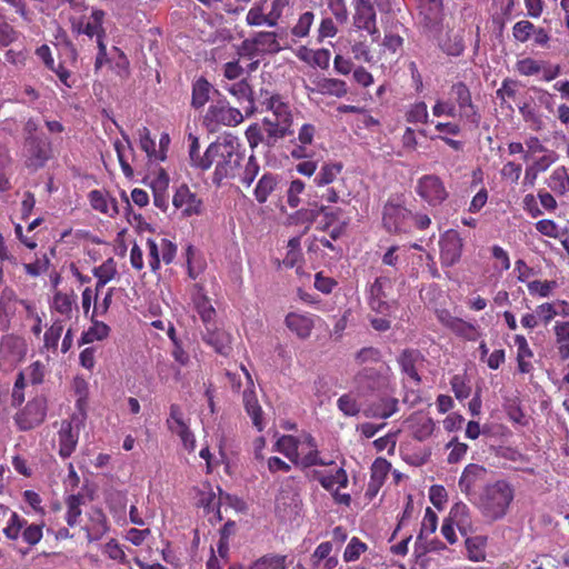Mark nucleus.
Masks as SVG:
<instances>
[{
  "label": "nucleus",
  "instance_id": "nucleus-1",
  "mask_svg": "<svg viewBox=\"0 0 569 569\" xmlns=\"http://www.w3.org/2000/svg\"><path fill=\"white\" fill-rule=\"evenodd\" d=\"M515 497V486L506 479H498L482 486L470 502L486 520L496 522L508 515Z\"/></svg>",
  "mask_w": 569,
  "mask_h": 569
},
{
  "label": "nucleus",
  "instance_id": "nucleus-2",
  "mask_svg": "<svg viewBox=\"0 0 569 569\" xmlns=\"http://www.w3.org/2000/svg\"><path fill=\"white\" fill-rule=\"evenodd\" d=\"M210 168L214 166L212 183L220 187L224 180L236 177L242 154L237 150L232 140L214 141L208 146Z\"/></svg>",
  "mask_w": 569,
  "mask_h": 569
},
{
  "label": "nucleus",
  "instance_id": "nucleus-3",
  "mask_svg": "<svg viewBox=\"0 0 569 569\" xmlns=\"http://www.w3.org/2000/svg\"><path fill=\"white\" fill-rule=\"evenodd\" d=\"M2 519H7V526L3 528L4 536L10 540H17L19 537L29 546L37 545L43 533L42 525L28 523V521L10 509H1Z\"/></svg>",
  "mask_w": 569,
  "mask_h": 569
},
{
  "label": "nucleus",
  "instance_id": "nucleus-4",
  "mask_svg": "<svg viewBox=\"0 0 569 569\" xmlns=\"http://www.w3.org/2000/svg\"><path fill=\"white\" fill-rule=\"evenodd\" d=\"M450 96L456 104L459 118L465 123L471 124L473 128H478L481 121V114L479 108L473 103L471 91L468 86L458 81L450 88Z\"/></svg>",
  "mask_w": 569,
  "mask_h": 569
},
{
  "label": "nucleus",
  "instance_id": "nucleus-5",
  "mask_svg": "<svg viewBox=\"0 0 569 569\" xmlns=\"http://www.w3.org/2000/svg\"><path fill=\"white\" fill-rule=\"evenodd\" d=\"M47 416V399L37 396L14 415V423L21 431H29L40 426Z\"/></svg>",
  "mask_w": 569,
  "mask_h": 569
},
{
  "label": "nucleus",
  "instance_id": "nucleus-6",
  "mask_svg": "<svg viewBox=\"0 0 569 569\" xmlns=\"http://www.w3.org/2000/svg\"><path fill=\"white\" fill-rule=\"evenodd\" d=\"M416 193L431 207L442 204L449 197L443 181L436 174H425L417 180Z\"/></svg>",
  "mask_w": 569,
  "mask_h": 569
},
{
  "label": "nucleus",
  "instance_id": "nucleus-7",
  "mask_svg": "<svg viewBox=\"0 0 569 569\" xmlns=\"http://www.w3.org/2000/svg\"><path fill=\"white\" fill-rule=\"evenodd\" d=\"M413 213L406 207L387 202L383 208L382 223L390 233H407L412 226Z\"/></svg>",
  "mask_w": 569,
  "mask_h": 569
},
{
  "label": "nucleus",
  "instance_id": "nucleus-8",
  "mask_svg": "<svg viewBox=\"0 0 569 569\" xmlns=\"http://www.w3.org/2000/svg\"><path fill=\"white\" fill-rule=\"evenodd\" d=\"M146 248L149 268L154 273L160 269L161 261L170 264L177 253V246L167 238H161L159 241L148 238Z\"/></svg>",
  "mask_w": 569,
  "mask_h": 569
},
{
  "label": "nucleus",
  "instance_id": "nucleus-9",
  "mask_svg": "<svg viewBox=\"0 0 569 569\" xmlns=\"http://www.w3.org/2000/svg\"><path fill=\"white\" fill-rule=\"evenodd\" d=\"M243 121V116L239 109L229 107L223 101L211 104L204 116V123L210 131H214L219 126H237Z\"/></svg>",
  "mask_w": 569,
  "mask_h": 569
},
{
  "label": "nucleus",
  "instance_id": "nucleus-10",
  "mask_svg": "<svg viewBox=\"0 0 569 569\" xmlns=\"http://www.w3.org/2000/svg\"><path fill=\"white\" fill-rule=\"evenodd\" d=\"M392 289V282L388 277H378L369 288L368 305L371 310L381 315H389L395 300L390 299L389 291Z\"/></svg>",
  "mask_w": 569,
  "mask_h": 569
},
{
  "label": "nucleus",
  "instance_id": "nucleus-11",
  "mask_svg": "<svg viewBox=\"0 0 569 569\" xmlns=\"http://www.w3.org/2000/svg\"><path fill=\"white\" fill-rule=\"evenodd\" d=\"M353 26L357 30H363L372 37V41L380 38L377 27V13L370 0H353Z\"/></svg>",
  "mask_w": 569,
  "mask_h": 569
},
{
  "label": "nucleus",
  "instance_id": "nucleus-12",
  "mask_svg": "<svg viewBox=\"0 0 569 569\" xmlns=\"http://www.w3.org/2000/svg\"><path fill=\"white\" fill-rule=\"evenodd\" d=\"M172 204L183 217L199 216L203 210L202 199L186 183L179 186L172 197Z\"/></svg>",
  "mask_w": 569,
  "mask_h": 569
},
{
  "label": "nucleus",
  "instance_id": "nucleus-13",
  "mask_svg": "<svg viewBox=\"0 0 569 569\" xmlns=\"http://www.w3.org/2000/svg\"><path fill=\"white\" fill-rule=\"evenodd\" d=\"M439 246L442 267H452L460 260L463 243L456 230L446 231L440 238Z\"/></svg>",
  "mask_w": 569,
  "mask_h": 569
},
{
  "label": "nucleus",
  "instance_id": "nucleus-14",
  "mask_svg": "<svg viewBox=\"0 0 569 569\" xmlns=\"http://www.w3.org/2000/svg\"><path fill=\"white\" fill-rule=\"evenodd\" d=\"M261 104L267 111H271V116L266 117L272 121L280 122L284 126H292V112L290 106L284 102L279 94H269L268 91L260 92Z\"/></svg>",
  "mask_w": 569,
  "mask_h": 569
},
{
  "label": "nucleus",
  "instance_id": "nucleus-15",
  "mask_svg": "<svg viewBox=\"0 0 569 569\" xmlns=\"http://www.w3.org/2000/svg\"><path fill=\"white\" fill-rule=\"evenodd\" d=\"M27 147L26 166L34 171L43 168L51 158L50 142L39 137H29L27 138Z\"/></svg>",
  "mask_w": 569,
  "mask_h": 569
},
{
  "label": "nucleus",
  "instance_id": "nucleus-16",
  "mask_svg": "<svg viewBox=\"0 0 569 569\" xmlns=\"http://www.w3.org/2000/svg\"><path fill=\"white\" fill-rule=\"evenodd\" d=\"M74 418L71 420H62L61 428L58 431L59 456L63 459L69 458L76 450L79 441V432L81 422L76 425Z\"/></svg>",
  "mask_w": 569,
  "mask_h": 569
},
{
  "label": "nucleus",
  "instance_id": "nucleus-17",
  "mask_svg": "<svg viewBox=\"0 0 569 569\" xmlns=\"http://www.w3.org/2000/svg\"><path fill=\"white\" fill-rule=\"evenodd\" d=\"M487 473V468L477 463H469L465 467L458 485L461 492L465 493L469 500L478 493L476 492V488L485 481Z\"/></svg>",
  "mask_w": 569,
  "mask_h": 569
},
{
  "label": "nucleus",
  "instance_id": "nucleus-18",
  "mask_svg": "<svg viewBox=\"0 0 569 569\" xmlns=\"http://www.w3.org/2000/svg\"><path fill=\"white\" fill-rule=\"evenodd\" d=\"M242 48L247 50L250 56L254 54L257 51L278 53L281 50L277 33L273 31L257 32L252 39H246L242 42Z\"/></svg>",
  "mask_w": 569,
  "mask_h": 569
},
{
  "label": "nucleus",
  "instance_id": "nucleus-19",
  "mask_svg": "<svg viewBox=\"0 0 569 569\" xmlns=\"http://www.w3.org/2000/svg\"><path fill=\"white\" fill-rule=\"evenodd\" d=\"M316 318L318 317L308 312H289L284 318V325L299 339L306 340L311 336Z\"/></svg>",
  "mask_w": 569,
  "mask_h": 569
},
{
  "label": "nucleus",
  "instance_id": "nucleus-20",
  "mask_svg": "<svg viewBox=\"0 0 569 569\" xmlns=\"http://www.w3.org/2000/svg\"><path fill=\"white\" fill-rule=\"evenodd\" d=\"M357 390L361 395L386 386V377L376 368L365 367L355 376Z\"/></svg>",
  "mask_w": 569,
  "mask_h": 569
},
{
  "label": "nucleus",
  "instance_id": "nucleus-21",
  "mask_svg": "<svg viewBox=\"0 0 569 569\" xmlns=\"http://www.w3.org/2000/svg\"><path fill=\"white\" fill-rule=\"evenodd\" d=\"M89 542L99 541L109 531L106 513L100 508H92L88 513V523L83 528Z\"/></svg>",
  "mask_w": 569,
  "mask_h": 569
},
{
  "label": "nucleus",
  "instance_id": "nucleus-22",
  "mask_svg": "<svg viewBox=\"0 0 569 569\" xmlns=\"http://www.w3.org/2000/svg\"><path fill=\"white\" fill-rule=\"evenodd\" d=\"M313 84L315 88H312L311 91L321 96L341 99L349 92L347 82L338 78H329L325 76L318 77L313 80Z\"/></svg>",
  "mask_w": 569,
  "mask_h": 569
},
{
  "label": "nucleus",
  "instance_id": "nucleus-23",
  "mask_svg": "<svg viewBox=\"0 0 569 569\" xmlns=\"http://www.w3.org/2000/svg\"><path fill=\"white\" fill-rule=\"evenodd\" d=\"M18 303L22 305L28 313H33L34 307L28 300L19 299L12 288L4 287L0 293V317L10 321L16 315Z\"/></svg>",
  "mask_w": 569,
  "mask_h": 569
},
{
  "label": "nucleus",
  "instance_id": "nucleus-24",
  "mask_svg": "<svg viewBox=\"0 0 569 569\" xmlns=\"http://www.w3.org/2000/svg\"><path fill=\"white\" fill-rule=\"evenodd\" d=\"M333 545L331 541H323L317 546L310 556V563L313 569H336L339 565L337 555H332Z\"/></svg>",
  "mask_w": 569,
  "mask_h": 569
},
{
  "label": "nucleus",
  "instance_id": "nucleus-25",
  "mask_svg": "<svg viewBox=\"0 0 569 569\" xmlns=\"http://www.w3.org/2000/svg\"><path fill=\"white\" fill-rule=\"evenodd\" d=\"M299 493L297 488V480L295 477H287L281 482L280 491L276 497V508L278 510L290 508L291 510L298 507Z\"/></svg>",
  "mask_w": 569,
  "mask_h": 569
},
{
  "label": "nucleus",
  "instance_id": "nucleus-26",
  "mask_svg": "<svg viewBox=\"0 0 569 569\" xmlns=\"http://www.w3.org/2000/svg\"><path fill=\"white\" fill-rule=\"evenodd\" d=\"M203 341L211 346L217 353L229 356L232 351L231 336L221 329H212L207 326L206 331L202 333Z\"/></svg>",
  "mask_w": 569,
  "mask_h": 569
},
{
  "label": "nucleus",
  "instance_id": "nucleus-27",
  "mask_svg": "<svg viewBox=\"0 0 569 569\" xmlns=\"http://www.w3.org/2000/svg\"><path fill=\"white\" fill-rule=\"evenodd\" d=\"M311 478L317 480L321 487L328 491L338 488H347L349 483L347 471L343 467H338L333 473H326L321 470H312Z\"/></svg>",
  "mask_w": 569,
  "mask_h": 569
},
{
  "label": "nucleus",
  "instance_id": "nucleus-28",
  "mask_svg": "<svg viewBox=\"0 0 569 569\" xmlns=\"http://www.w3.org/2000/svg\"><path fill=\"white\" fill-rule=\"evenodd\" d=\"M421 360L422 356L420 351L416 349H405L398 358L401 371L417 385L421 382V378L416 365Z\"/></svg>",
  "mask_w": 569,
  "mask_h": 569
},
{
  "label": "nucleus",
  "instance_id": "nucleus-29",
  "mask_svg": "<svg viewBox=\"0 0 569 569\" xmlns=\"http://www.w3.org/2000/svg\"><path fill=\"white\" fill-rule=\"evenodd\" d=\"M515 345L517 347V365L518 370L521 373H529L532 371L533 366L531 359L533 358V351L530 348L526 337L523 335H516L513 337Z\"/></svg>",
  "mask_w": 569,
  "mask_h": 569
},
{
  "label": "nucleus",
  "instance_id": "nucleus-30",
  "mask_svg": "<svg viewBox=\"0 0 569 569\" xmlns=\"http://www.w3.org/2000/svg\"><path fill=\"white\" fill-rule=\"evenodd\" d=\"M446 327L458 337L468 341H476L480 337L479 328L461 318L448 316Z\"/></svg>",
  "mask_w": 569,
  "mask_h": 569
},
{
  "label": "nucleus",
  "instance_id": "nucleus-31",
  "mask_svg": "<svg viewBox=\"0 0 569 569\" xmlns=\"http://www.w3.org/2000/svg\"><path fill=\"white\" fill-rule=\"evenodd\" d=\"M280 179L271 172L263 173L258 180L253 194L259 203L267 202L268 198L279 189Z\"/></svg>",
  "mask_w": 569,
  "mask_h": 569
},
{
  "label": "nucleus",
  "instance_id": "nucleus-32",
  "mask_svg": "<svg viewBox=\"0 0 569 569\" xmlns=\"http://www.w3.org/2000/svg\"><path fill=\"white\" fill-rule=\"evenodd\" d=\"M89 201L91 207L104 214L114 217L119 213L118 202L114 198L108 197L100 190H92L89 192Z\"/></svg>",
  "mask_w": 569,
  "mask_h": 569
},
{
  "label": "nucleus",
  "instance_id": "nucleus-33",
  "mask_svg": "<svg viewBox=\"0 0 569 569\" xmlns=\"http://www.w3.org/2000/svg\"><path fill=\"white\" fill-rule=\"evenodd\" d=\"M84 496L81 492L69 495L64 499L66 515L64 520L69 527H76L80 522L82 513L81 507L84 505Z\"/></svg>",
  "mask_w": 569,
  "mask_h": 569
},
{
  "label": "nucleus",
  "instance_id": "nucleus-34",
  "mask_svg": "<svg viewBox=\"0 0 569 569\" xmlns=\"http://www.w3.org/2000/svg\"><path fill=\"white\" fill-rule=\"evenodd\" d=\"M104 11L101 9H93L90 16V20L84 22L83 34L89 38L96 37L97 44L99 41H104L107 36L106 29L103 28Z\"/></svg>",
  "mask_w": 569,
  "mask_h": 569
},
{
  "label": "nucleus",
  "instance_id": "nucleus-35",
  "mask_svg": "<svg viewBox=\"0 0 569 569\" xmlns=\"http://www.w3.org/2000/svg\"><path fill=\"white\" fill-rule=\"evenodd\" d=\"M243 405L247 413L250 416L253 426L262 431L264 428L262 409L258 402L257 395L253 390L248 389L243 391Z\"/></svg>",
  "mask_w": 569,
  "mask_h": 569
},
{
  "label": "nucleus",
  "instance_id": "nucleus-36",
  "mask_svg": "<svg viewBox=\"0 0 569 569\" xmlns=\"http://www.w3.org/2000/svg\"><path fill=\"white\" fill-rule=\"evenodd\" d=\"M213 90L212 84L204 78L200 77L192 83L191 106L194 109H201L210 99Z\"/></svg>",
  "mask_w": 569,
  "mask_h": 569
},
{
  "label": "nucleus",
  "instance_id": "nucleus-37",
  "mask_svg": "<svg viewBox=\"0 0 569 569\" xmlns=\"http://www.w3.org/2000/svg\"><path fill=\"white\" fill-rule=\"evenodd\" d=\"M448 519L456 525L462 536H466L467 530L471 528L470 509L463 502H458L452 506Z\"/></svg>",
  "mask_w": 569,
  "mask_h": 569
},
{
  "label": "nucleus",
  "instance_id": "nucleus-38",
  "mask_svg": "<svg viewBox=\"0 0 569 569\" xmlns=\"http://www.w3.org/2000/svg\"><path fill=\"white\" fill-rule=\"evenodd\" d=\"M188 140L189 144V159L191 167L207 171L210 169V162L208 157V148L206 149L203 154H200V143L199 138L192 133H189Z\"/></svg>",
  "mask_w": 569,
  "mask_h": 569
},
{
  "label": "nucleus",
  "instance_id": "nucleus-39",
  "mask_svg": "<svg viewBox=\"0 0 569 569\" xmlns=\"http://www.w3.org/2000/svg\"><path fill=\"white\" fill-rule=\"evenodd\" d=\"M169 187V177L162 170L157 180L152 183L153 190V204L161 209L163 212L167 211L169 207V196L167 193Z\"/></svg>",
  "mask_w": 569,
  "mask_h": 569
},
{
  "label": "nucleus",
  "instance_id": "nucleus-40",
  "mask_svg": "<svg viewBox=\"0 0 569 569\" xmlns=\"http://www.w3.org/2000/svg\"><path fill=\"white\" fill-rule=\"evenodd\" d=\"M110 327L91 316V326L82 332L79 345H89L94 341H102L109 337Z\"/></svg>",
  "mask_w": 569,
  "mask_h": 569
},
{
  "label": "nucleus",
  "instance_id": "nucleus-41",
  "mask_svg": "<svg viewBox=\"0 0 569 569\" xmlns=\"http://www.w3.org/2000/svg\"><path fill=\"white\" fill-rule=\"evenodd\" d=\"M343 166L341 162H329L325 163L318 174L315 178L317 187H327L329 184L338 183V177L340 176Z\"/></svg>",
  "mask_w": 569,
  "mask_h": 569
},
{
  "label": "nucleus",
  "instance_id": "nucleus-42",
  "mask_svg": "<svg viewBox=\"0 0 569 569\" xmlns=\"http://www.w3.org/2000/svg\"><path fill=\"white\" fill-rule=\"evenodd\" d=\"M262 123L266 131V144L268 147H272L279 139L292 134L290 126H284L267 118L263 119Z\"/></svg>",
  "mask_w": 569,
  "mask_h": 569
},
{
  "label": "nucleus",
  "instance_id": "nucleus-43",
  "mask_svg": "<svg viewBox=\"0 0 569 569\" xmlns=\"http://www.w3.org/2000/svg\"><path fill=\"white\" fill-rule=\"evenodd\" d=\"M139 144L151 161H163L166 151H157L156 141L151 138L150 130L147 127L139 129Z\"/></svg>",
  "mask_w": 569,
  "mask_h": 569
},
{
  "label": "nucleus",
  "instance_id": "nucleus-44",
  "mask_svg": "<svg viewBox=\"0 0 569 569\" xmlns=\"http://www.w3.org/2000/svg\"><path fill=\"white\" fill-rule=\"evenodd\" d=\"M340 212H341V210L338 208L330 209L327 206L320 204V206H317V208L315 210H311L310 214H311L312 219H316L317 217L322 216V220L319 222L317 229L327 231L331 227L337 226V222L339 221Z\"/></svg>",
  "mask_w": 569,
  "mask_h": 569
},
{
  "label": "nucleus",
  "instance_id": "nucleus-45",
  "mask_svg": "<svg viewBox=\"0 0 569 569\" xmlns=\"http://www.w3.org/2000/svg\"><path fill=\"white\" fill-rule=\"evenodd\" d=\"M548 187L557 194L563 196L569 189V174L566 167H557L547 180Z\"/></svg>",
  "mask_w": 569,
  "mask_h": 569
},
{
  "label": "nucleus",
  "instance_id": "nucleus-46",
  "mask_svg": "<svg viewBox=\"0 0 569 569\" xmlns=\"http://www.w3.org/2000/svg\"><path fill=\"white\" fill-rule=\"evenodd\" d=\"M398 410V400L395 398H382L378 403L370 406L367 416L387 419Z\"/></svg>",
  "mask_w": 569,
  "mask_h": 569
},
{
  "label": "nucleus",
  "instance_id": "nucleus-47",
  "mask_svg": "<svg viewBox=\"0 0 569 569\" xmlns=\"http://www.w3.org/2000/svg\"><path fill=\"white\" fill-rule=\"evenodd\" d=\"M287 556L268 553L253 561L248 569H286Z\"/></svg>",
  "mask_w": 569,
  "mask_h": 569
},
{
  "label": "nucleus",
  "instance_id": "nucleus-48",
  "mask_svg": "<svg viewBox=\"0 0 569 569\" xmlns=\"http://www.w3.org/2000/svg\"><path fill=\"white\" fill-rule=\"evenodd\" d=\"M74 306L76 299L73 297L62 292L54 293L52 309L63 317L62 320H70L72 318Z\"/></svg>",
  "mask_w": 569,
  "mask_h": 569
},
{
  "label": "nucleus",
  "instance_id": "nucleus-49",
  "mask_svg": "<svg viewBox=\"0 0 569 569\" xmlns=\"http://www.w3.org/2000/svg\"><path fill=\"white\" fill-rule=\"evenodd\" d=\"M227 90L234 96L239 101L246 100L249 103L247 113H251L254 109L253 92L246 79L232 83Z\"/></svg>",
  "mask_w": 569,
  "mask_h": 569
},
{
  "label": "nucleus",
  "instance_id": "nucleus-50",
  "mask_svg": "<svg viewBox=\"0 0 569 569\" xmlns=\"http://www.w3.org/2000/svg\"><path fill=\"white\" fill-rule=\"evenodd\" d=\"M543 60H537L531 57H526L522 59H519L515 63V70L520 74L525 77H532L538 76L541 73V70H543Z\"/></svg>",
  "mask_w": 569,
  "mask_h": 569
},
{
  "label": "nucleus",
  "instance_id": "nucleus-51",
  "mask_svg": "<svg viewBox=\"0 0 569 569\" xmlns=\"http://www.w3.org/2000/svg\"><path fill=\"white\" fill-rule=\"evenodd\" d=\"M49 267L50 259L47 253H42L41 256L36 254V259L33 261L22 264L24 273L33 279L46 273L49 270Z\"/></svg>",
  "mask_w": 569,
  "mask_h": 569
},
{
  "label": "nucleus",
  "instance_id": "nucleus-52",
  "mask_svg": "<svg viewBox=\"0 0 569 569\" xmlns=\"http://www.w3.org/2000/svg\"><path fill=\"white\" fill-rule=\"evenodd\" d=\"M63 320L57 319L52 322V325L47 329L43 336V345L48 350H57L58 342L63 332Z\"/></svg>",
  "mask_w": 569,
  "mask_h": 569
},
{
  "label": "nucleus",
  "instance_id": "nucleus-53",
  "mask_svg": "<svg viewBox=\"0 0 569 569\" xmlns=\"http://www.w3.org/2000/svg\"><path fill=\"white\" fill-rule=\"evenodd\" d=\"M315 21V13L306 11L300 14L297 23L291 28V34L296 38H306L309 36L310 29Z\"/></svg>",
  "mask_w": 569,
  "mask_h": 569
},
{
  "label": "nucleus",
  "instance_id": "nucleus-54",
  "mask_svg": "<svg viewBox=\"0 0 569 569\" xmlns=\"http://www.w3.org/2000/svg\"><path fill=\"white\" fill-rule=\"evenodd\" d=\"M486 538L481 536L467 538L466 539V547L468 551V557L472 561H480L485 559V546H486Z\"/></svg>",
  "mask_w": 569,
  "mask_h": 569
},
{
  "label": "nucleus",
  "instance_id": "nucleus-55",
  "mask_svg": "<svg viewBox=\"0 0 569 569\" xmlns=\"http://www.w3.org/2000/svg\"><path fill=\"white\" fill-rule=\"evenodd\" d=\"M367 550V543L361 541L358 537H352L343 551V560L345 562H355Z\"/></svg>",
  "mask_w": 569,
  "mask_h": 569
},
{
  "label": "nucleus",
  "instance_id": "nucleus-56",
  "mask_svg": "<svg viewBox=\"0 0 569 569\" xmlns=\"http://www.w3.org/2000/svg\"><path fill=\"white\" fill-rule=\"evenodd\" d=\"M406 120L409 123H427L429 120L427 104L423 101L411 104L406 112Z\"/></svg>",
  "mask_w": 569,
  "mask_h": 569
},
{
  "label": "nucleus",
  "instance_id": "nucleus-57",
  "mask_svg": "<svg viewBox=\"0 0 569 569\" xmlns=\"http://www.w3.org/2000/svg\"><path fill=\"white\" fill-rule=\"evenodd\" d=\"M337 406L339 410L348 417H355L357 416L361 407L358 403L356 397L352 393H345L340 396L337 400Z\"/></svg>",
  "mask_w": 569,
  "mask_h": 569
},
{
  "label": "nucleus",
  "instance_id": "nucleus-58",
  "mask_svg": "<svg viewBox=\"0 0 569 569\" xmlns=\"http://www.w3.org/2000/svg\"><path fill=\"white\" fill-rule=\"evenodd\" d=\"M536 26L529 20H520L512 27V36L516 41L525 43L533 34Z\"/></svg>",
  "mask_w": 569,
  "mask_h": 569
},
{
  "label": "nucleus",
  "instance_id": "nucleus-59",
  "mask_svg": "<svg viewBox=\"0 0 569 569\" xmlns=\"http://www.w3.org/2000/svg\"><path fill=\"white\" fill-rule=\"evenodd\" d=\"M389 469L390 463L386 459H376L371 467V483L369 485V487L371 488L373 483H377L378 487L382 485V482L387 478Z\"/></svg>",
  "mask_w": 569,
  "mask_h": 569
},
{
  "label": "nucleus",
  "instance_id": "nucleus-60",
  "mask_svg": "<svg viewBox=\"0 0 569 569\" xmlns=\"http://www.w3.org/2000/svg\"><path fill=\"white\" fill-rule=\"evenodd\" d=\"M445 53L452 57L460 56L465 50L463 39L459 34H447V39L441 43Z\"/></svg>",
  "mask_w": 569,
  "mask_h": 569
},
{
  "label": "nucleus",
  "instance_id": "nucleus-61",
  "mask_svg": "<svg viewBox=\"0 0 569 569\" xmlns=\"http://www.w3.org/2000/svg\"><path fill=\"white\" fill-rule=\"evenodd\" d=\"M450 386L458 400H465L471 393L466 375H455L450 380Z\"/></svg>",
  "mask_w": 569,
  "mask_h": 569
},
{
  "label": "nucleus",
  "instance_id": "nucleus-62",
  "mask_svg": "<svg viewBox=\"0 0 569 569\" xmlns=\"http://www.w3.org/2000/svg\"><path fill=\"white\" fill-rule=\"evenodd\" d=\"M23 372L31 385H41L46 377V366L37 360L29 365Z\"/></svg>",
  "mask_w": 569,
  "mask_h": 569
},
{
  "label": "nucleus",
  "instance_id": "nucleus-63",
  "mask_svg": "<svg viewBox=\"0 0 569 569\" xmlns=\"http://www.w3.org/2000/svg\"><path fill=\"white\" fill-rule=\"evenodd\" d=\"M556 287L557 282L555 280H533L528 283L530 295H537L541 298L549 297Z\"/></svg>",
  "mask_w": 569,
  "mask_h": 569
},
{
  "label": "nucleus",
  "instance_id": "nucleus-64",
  "mask_svg": "<svg viewBox=\"0 0 569 569\" xmlns=\"http://www.w3.org/2000/svg\"><path fill=\"white\" fill-rule=\"evenodd\" d=\"M435 430V422L431 418H420L413 426V437L419 441L428 439Z\"/></svg>",
  "mask_w": 569,
  "mask_h": 569
}]
</instances>
